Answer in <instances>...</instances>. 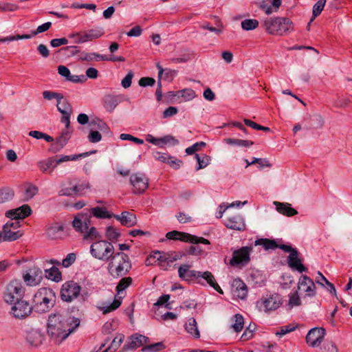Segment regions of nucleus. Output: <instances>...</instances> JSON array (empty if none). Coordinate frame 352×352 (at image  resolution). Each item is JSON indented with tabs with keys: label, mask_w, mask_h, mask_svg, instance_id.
<instances>
[{
	"label": "nucleus",
	"mask_w": 352,
	"mask_h": 352,
	"mask_svg": "<svg viewBox=\"0 0 352 352\" xmlns=\"http://www.w3.org/2000/svg\"><path fill=\"white\" fill-rule=\"evenodd\" d=\"M166 238L173 240H179L184 242H190L193 244L203 243L209 245L210 241L203 237H199L186 232H181L176 230L168 232Z\"/></svg>",
	"instance_id": "dca6fc26"
},
{
	"label": "nucleus",
	"mask_w": 352,
	"mask_h": 352,
	"mask_svg": "<svg viewBox=\"0 0 352 352\" xmlns=\"http://www.w3.org/2000/svg\"><path fill=\"white\" fill-rule=\"evenodd\" d=\"M10 305H11L10 315L17 319L27 318L32 310L31 305L23 298L14 302L13 304H10Z\"/></svg>",
	"instance_id": "f8f14e48"
},
{
	"label": "nucleus",
	"mask_w": 352,
	"mask_h": 352,
	"mask_svg": "<svg viewBox=\"0 0 352 352\" xmlns=\"http://www.w3.org/2000/svg\"><path fill=\"white\" fill-rule=\"evenodd\" d=\"M325 329L323 328L315 327L311 329L306 336L307 343L312 347L320 346L324 340Z\"/></svg>",
	"instance_id": "a211bd4d"
},
{
	"label": "nucleus",
	"mask_w": 352,
	"mask_h": 352,
	"mask_svg": "<svg viewBox=\"0 0 352 352\" xmlns=\"http://www.w3.org/2000/svg\"><path fill=\"white\" fill-rule=\"evenodd\" d=\"M186 330L188 333L195 338L200 337V333L197 328V322L195 318H190L188 320L185 325Z\"/></svg>",
	"instance_id": "c9c22d12"
},
{
	"label": "nucleus",
	"mask_w": 352,
	"mask_h": 352,
	"mask_svg": "<svg viewBox=\"0 0 352 352\" xmlns=\"http://www.w3.org/2000/svg\"><path fill=\"white\" fill-rule=\"evenodd\" d=\"M179 144V141L172 135H166L160 138V146L164 144L176 145Z\"/></svg>",
	"instance_id": "bf43d9fd"
},
{
	"label": "nucleus",
	"mask_w": 352,
	"mask_h": 352,
	"mask_svg": "<svg viewBox=\"0 0 352 352\" xmlns=\"http://www.w3.org/2000/svg\"><path fill=\"white\" fill-rule=\"evenodd\" d=\"M180 258H181V256L175 252H166L165 260L166 262V265H168V268L170 267V265L172 263L179 259Z\"/></svg>",
	"instance_id": "13d9d810"
},
{
	"label": "nucleus",
	"mask_w": 352,
	"mask_h": 352,
	"mask_svg": "<svg viewBox=\"0 0 352 352\" xmlns=\"http://www.w3.org/2000/svg\"><path fill=\"white\" fill-rule=\"evenodd\" d=\"M232 292L234 297L244 299L248 294V287L241 280L234 279L232 283Z\"/></svg>",
	"instance_id": "5701e85b"
},
{
	"label": "nucleus",
	"mask_w": 352,
	"mask_h": 352,
	"mask_svg": "<svg viewBox=\"0 0 352 352\" xmlns=\"http://www.w3.org/2000/svg\"><path fill=\"white\" fill-rule=\"evenodd\" d=\"M165 97L170 103H182L192 100L197 97V94L193 89L185 88L179 91H168Z\"/></svg>",
	"instance_id": "6e6552de"
},
{
	"label": "nucleus",
	"mask_w": 352,
	"mask_h": 352,
	"mask_svg": "<svg viewBox=\"0 0 352 352\" xmlns=\"http://www.w3.org/2000/svg\"><path fill=\"white\" fill-rule=\"evenodd\" d=\"M22 280L28 287H36L43 280V274L41 268L33 266L22 272Z\"/></svg>",
	"instance_id": "1a4fd4ad"
},
{
	"label": "nucleus",
	"mask_w": 352,
	"mask_h": 352,
	"mask_svg": "<svg viewBox=\"0 0 352 352\" xmlns=\"http://www.w3.org/2000/svg\"><path fill=\"white\" fill-rule=\"evenodd\" d=\"M54 158H48L38 162V167L43 173H52L56 167Z\"/></svg>",
	"instance_id": "f704fd0d"
},
{
	"label": "nucleus",
	"mask_w": 352,
	"mask_h": 352,
	"mask_svg": "<svg viewBox=\"0 0 352 352\" xmlns=\"http://www.w3.org/2000/svg\"><path fill=\"white\" fill-rule=\"evenodd\" d=\"M170 299V296L168 294H164L161 296L157 302L155 303V305L157 306H162L164 305L165 307L170 309V305L168 302V301Z\"/></svg>",
	"instance_id": "69168bd1"
},
{
	"label": "nucleus",
	"mask_w": 352,
	"mask_h": 352,
	"mask_svg": "<svg viewBox=\"0 0 352 352\" xmlns=\"http://www.w3.org/2000/svg\"><path fill=\"white\" fill-rule=\"evenodd\" d=\"M326 3V0H318L313 6L312 10V18L310 20L308 25L314 20L316 17L319 16L324 9Z\"/></svg>",
	"instance_id": "79ce46f5"
},
{
	"label": "nucleus",
	"mask_w": 352,
	"mask_h": 352,
	"mask_svg": "<svg viewBox=\"0 0 352 352\" xmlns=\"http://www.w3.org/2000/svg\"><path fill=\"white\" fill-rule=\"evenodd\" d=\"M192 265L184 264L178 268V275L180 278L186 281H191L197 279V282L201 283L199 280V271L192 270Z\"/></svg>",
	"instance_id": "6ab92c4d"
},
{
	"label": "nucleus",
	"mask_w": 352,
	"mask_h": 352,
	"mask_svg": "<svg viewBox=\"0 0 352 352\" xmlns=\"http://www.w3.org/2000/svg\"><path fill=\"white\" fill-rule=\"evenodd\" d=\"M225 226L232 230H243L245 228V223L241 215H234L228 217L225 222Z\"/></svg>",
	"instance_id": "393cba45"
},
{
	"label": "nucleus",
	"mask_w": 352,
	"mask_h": 352,
	"mask_svg": "<svg viewBox=\"0 0 352 352\" xmlns=\"http://www.w3.org/2000/svg\"><path fill=\"white\" fill-rule=\"evenodd\" d=\"M43 336L38 329H30L27 331L25 334V340L27 342L32 346H38L41 345L43 340Z\"/></svg>",
	"instance_id": "b1692460"
},
{
	"label": "nucleus",
	"mask_w": 352,
	"mask_h": 352,
	"mask_svg": "<svg viewBox=\"0 0 352 352\" xmlns=\"http://www.w3.org/2000/svg\"><path fill=\"white\" fill-rule=\"evenodd\" d=\"M130 184L132 186L133 193L140 195L148 189L149 179L142 173H136L131 175Z\"/></svg>",
	"instance_id": "9b49d317"
},
{
	"label": "nucleus",
	"mask_w": 352,
	"mask_h": 352,
	"mask_svg": "<svg viewBox=\"0 0 352 352\" xmlns=\"http://www.w3.org/2000/svg\"><path fill=\"white\" fill-rule=\"evenodd\" d=\"M105 236L109 241H115L120 236L118 230L112 226L106 228Z\"/></svg>",
	"instance_id": "864d4df0"
},
{
	"label": "nucleus",
	"mask_w": 352,
	"mask_h": 352,
	"mask_svg": "<svg viewBox=\"0 0 352 352\" xmlns=\"http://www.w3.org/2000/svg\"><path fill=\"white\" fill-rule=\"evenodd\" d=\"M74 191L76 195H84L87 190L91 188L90 184L88 182H82L74 185Z\"/></svg>",
	"instance_id": "09e8293b"
},
{
	"label": "nucleus",
	"mask_w": 352,
	"mask_h": 352,
	"mask_svg": "<svg viewBox=\"0 0 352 352\" xmlns=\"http://www.w3.org/2000/svg\"><path fill=\"white\" fill-rule=\"evenodd\" d=\"M38 192V187L32 184H26L23 188L22 197L23 201L31 200Z\"/></svg>",
	"instance_id": "473e14b6"
},
{
	"label": "nucleus",
	"mask_w": 352,
	"mask_h": 352,
	"mask_svg": "<svg viewBox=\"0 0 352 352\" xmlns=\"http://www.w3.org/2000/svg\"><path fill=\"white\" fill-rule=\"evenodd\" d=\"M74 229L82 234L84 240L92 241L101 238L97 229L91 226V215L86 212L78 213L72 221Z\"/></svg>",
	"instance_id": "f03ea898"
},
{
	"label": "nucleus",
	"mask_w": 352,
	"mask_h": 352,
	"mask_svg": "<svg viewBox=\"0 0 352 352\" xmlns=\"http://www.w3.org/2000/svg\"><path fill=\"white\" fill-rule=\"evenodd\" d=\"M224 142L230 145L239 146L242 147H249L253 144L252 141L236 138H226L224 139Z\"/></svg>",
	"instance_id": "a19ab883"
},
{
	"label": "nucleus",
	"mask_w": 352,
	"mask_h": 352,
	"mask_svg": "<svg viewBox=\"0 0 352 352\" xmlns=\"http://www.w3.org/2000/svg\"><path fill=\"white\" fill-rule=\"evenodd\" d=\"M102 136L101 134L95 130L91 129L88 135V140L89 142L92 143H96L101 140Z\"/></svg>",
	"instance_id": "e2e57ef3"
},
{
	"label": "nucleus",
	"mask_w": 352,
	"mask_h": 352,
	"mask_svg": "<svg viewBox=\"0 0 352 352\" xmlns=\"http://www.w3.org/2000/svg\"><path fill=\"white\" fill-rule=\"evenodd\" d=\"M124 339V336L123 334L120 333L117 335L113 340L111 346L107 349H111V350H113L114 352L120 346Z\"/></svg>",
	"instance_id": "6e6d98bb"
},
{
	"label": "nucleus",
	"mask_w": 352,
	"mask_h": 352,
	"mask_svg": "<svg viewBox=\"0 0 352 352\" xmlns=\"http://www.w3.org/2000/svg\"><path fill=\"white\" fill-rule=\"evenodd\" d=\"M244 319L241 314H235L231 319V327L234 332H240L243 329Z\"/></svg>",
	"instance_id": "e433bc0d"
},
{
	"label": "nucleus",
	"mask_w": 352,
	"mask_h": 352,
	"mask_svg": "<svg viewBox=\"0 0 352 352\" xmlns=\"http://www.w3.org/2000/svg\"><path fill=\"white\" fill-rule=\"evenodd\" d=\"M32 210L28 205H23L17 208L10 210L6 212L7 217L11 219L10 221H18L23 219L31 214Z\"/></svg>",
	"instance_id": "aec40b11"
},
{
	"label": "nucleus",
	"mask_w": 352,
	"mask_h": 352,
	"mask_svg": "<svg viewBox=\"0 0 352 352\" xmlns=\"http://www.w3.org/2000/svg\"><path fill=\"white\" fill-rule=\"evenodd\" d=\"M165 255L166 252H160L156 251L153 252L150 257L146 259V265L153 264L151 263L152 259H155V262H157V265L163 270H168V265L166 264V260H165Z\"/></svg>",
	"instance_id": "c756f323"
},
{
	"label": "nucleus",
	"mask_w": 352,
	"mask_h": 352,
	"mask_svg": "<svg viewBox=\"0 0 352 352\" xmlns=\"http://www.w3.org/2000/svg\"><path fill=\"white\" fill-rule=\"evenodd\" d=\"M20 223L19 221H8L1 230V242L12 241L19 239L23 235V232L19 230Z\"/></svg>",
	"instance_id": "9d476101"
},
{
	"label": "nucleus",
	"mask_w": 352,
	"mask_h": 352,
	"mask_svg": "<svg viewBox=\"0 0 352 352\" xmlns=\"http://www.w3.org/2000/svg\"><path fill=\"white\" fill-rule=\"evenodd\" d=\"M265 30L271 34L283 35L292 30V23L287 18H270L264 21Z\"/></svg>",
	"instance_id": "0eeeda50"
},
{
	"label": "nucleus",
	"mask_w": 352,
	"mask_h": 352,
	"mask_svg": "<svg viewBox=\"0 0 352 352\" xmlns=\"http://www.w3.org/2000/svg\"><path fill=\"white\" fill-rule=\"evenodd\" d=\"M255 245H262L265 250L270 249H275L278 248V245L276 244L275 241L270 239H259L255 241Z\"/></svg>",
	"instance_id": "3c124183"
},
{
	"label": "nucleus",
	"mask_w": 352,
	"mask_h": 352,
	"mask_svg": "<svg viewBox=\"0 0 352 352\" xmlns=\"http://www.w3.org/2000/svg\"><path fill=\"white\" fill-rule=\"evenodd\" d=\"M51 26H52L51 22L45 23L38 26V28L36 30H32V35L36 36L38 34H41L44 32H46L50 28Z\"/></svg>",
	"instance_id": "338daca9"
},
{
	"label": "nucleus",
	"mask_w": 352,
	"mask_h": 352,
	"mask_svg": "<svg viewBox=\"0 0 352 352\" xmlns=\"http://www.w3.org/2000/svg\"><path fill=\"white\" fill-rule=\"evenodd\" d=\"M287 263L292 270H296L300 273L307 271V268L302 264L301 261L298 258V254L296 249H294L289 253Z\"/></svg>",
	"instance_id": "4be33fe9"
},
{
	"label": "nucleus",
	"mask_w": 352,
	"mask_h": 352,
	"mask_svg": "<svg viewBox=\"0 0 352 352\" xmlns=\"http://www.w3.org/2000/svg\"><path fill=\"white\" fill-rule=\"evenodd\" d=\"M89 214L98 219H110L113 216L106 208L99 206L91 208Z\"/></svg>",
	"instance_id": "72a5a7b5"
},
{
	"label": "nucleus",
	"mask_w": 352,
	"mask_h": 352,
	"mask_svg": "<svg viewBox=\"0 0 352 352\" xmlns=\"http://www.w3.org/2000/svg\"><path fill=\"white\" fill-rule=\"evenodd\" d=\"M46 273L47 278L53 281L59 282L62 280L61 273L56 267L50 268Z\"/></svg>",
	"instance_id": "de8ad7c7"
},
{
	"label": "nucleus",
	"mask_w": 352,
	"mask_h": 352,
	"mask_svg": "<svg viewBox=\"0 0 352 352\" xmlns=\"http://www.w3.org/2000/svg\"><path fill=\"white\" fill-rule=\"evenodd\" d=\"M132 283V278L131 277H125L122 278L118 283L116 290L118 294H120L121 292L124 291L125 289H126L128 287L131 285Z\"/></svg>",
	"instance_id": "5fc2aeb1"
},
{
	"label": "nucleus",
	"mask_w": 352,
	"mask_h": 352,
	"mask_svg": "<svg viewBox=\"0 0 352 352\" xmlns=\"http://www.w3.org/2000/svg\"><path fill=\"white\" fill-rule=\"evenodd\" d=\"M122 303L121 297H116L112 303L107 307H100V309L103 311L104 314L111 312L118 308Z\"/></svg>",
	"instance_id": "49530a36"
},
{
	"label": "nucleus",
	"mask_w": 352,
	"mask_h": 352,
	"mask_svg": "<svg viewBox=\"0 0 352 352\" xmlns=\"http://www.w3.org/2000/svg\"><path fill=\"white\" fill-rule=\"evenodd\" d=\"M252 250V247H242L239 250H234L232 258L230 261V265L233 267H241L250 262V254Z\"/></svg>",
	"instance_id": "2eb2a0df"
},
{
	"label": "nucleus",
	"mask_w": 352,
	"mask_h": 352,
	"mask_svg": "<svg viewBox=\"0 0 352 352\" xmlns=\"http://www.w3.org/2000/svg\"><path fill=\"white\" fill-rule=\"evenodd\" d=\"M113 217L119 221L122 225L126 227H132L137 223L135 215L127 211H124L120 214H116Z\"/></svg>",
	"instance_id": "cd10ccee"
},
{
	"label": "nucleus",
	"mask_w": 352,
	"mask_h": 352,
	"mask_svg": "<svg viewBox=\"0 0 352 352\" xmlns=\"http://www.w3.org/2000/svg\"><path fill=\"white\" fill-rule=\"evenodd\" d=\"M87 153L84 154H80V155H62V156H57L56 158H54L56 162V166L58 164H60L61 163L68 162V161H73L78 160L80 157L86 155Z\"/></svg>",
	"instance_id": "c03bdc74"
},
{
	"label": "nucleus",
	"mask_w": 352,
	"mask_h": 352,
	"mask_svg": "<svg viewBox=\"0 0 352 352\" xmlns=\"http://www.w3.org/2000/svg\"><path fill=\"white\" fill-rule=\"evenodd\" d=\"M25 294V288L22 282L19 279H13L8 283L2 292V299L8 305L23 298Z\"/></svg>",
	"instance_id": "39448f33"
},
{
	"label": "nucleus",
	"mask_w": 352,
	"mask_h": 352,
	"mask_svg": "<svg viewBox=\"0 0 352 352\" xmlns=\"http://www.w3.org/2000/svg\"><path fill=\"white\" fill-rule=\"evenodd\" d=\"M104 34L102 28H97L82 32V37L77 42L86 43L100 38Z\"/></svg>",
	"instance_id": "a878e982"
},
{
	"label": "nucleus",
	"mask_w": 352,
	"mask_h": 352,
	"mask_svg": "<svg viewBox=\"0 0 352 352\" xmlns=\"http://www.w3.org/2000/svg\"><path fill=\"white\" fill-rule=\"evenodd\" d=\"M195 158L198 163V166L196 168L197 170L206 168L210 164L211 160L210 157L206 154L201 156L196 154Z\"/></svg>",
	"instance_id": "37998d69"
},
{
	"label": "nucleus",
	"mask_w": 352,
	"mask_h": 352,
	"mask_svg": "<svg viewBox=\"0 0 352 352\" xmlns=\"http://www.w3.org/2000/svg\"><path fill=\"white\" fill-rule=\"evenodd\" d=\"M14 197V191L10 188H3L0 189V203H3L12 199Z\"/></svg>",
	"instance_id": "a18cd8bd"
},
{
	"label": "nucleus",
	"mask_w": 352,
	"mask_h": 352,
	"mask_svg": "<svg viewBox=\"0 0 352 352\" xmlns=\"http://www.w3.org/2000/svg\"><path fill=\"white\" fill-rule=\"evenodd\" d=\"M281 305V298L277 294L263 296L256 302V307L261 311L265 313L277 309Z\"/></svg>",
	"instance_id": "ddd939ff"
},
{
	"label": "nucleus",
	"mask_w": 352,
	"mask_h": 352,
	"mask_svg": "<svg viewBox=\"0 0 352 352\" xmlns=\"http://www.w3.org/2000/svg\"><path fill=\"white\" fill-rule=\"evenodd\" d=\"M80 292V287L73 281L65 283L61 288L60 296L63 300L71 302L76 298Z\"/></svg>",
	"instance_id": "f3484780"
},
{
	"label": "nucleus",
	"mask_w": 352,
	"mask_h": 352,
	"mask_svg": "<svg viewBox=\"0 0 352 352\" xmlns=\"http://www.w3.org/2000/svg\"><path fill=\"white\" fill-rule=\"evenodd\" d=\"M58 72L60 76L65 77L67 80L72 82H84L87 80V78L84 75H72L69 69L64 65L58 66Z\"/></svg>",
	"instance_id": "bb28decb"
},
{
	"label": "nucleus",
	"mask_w": 352,
	"mask_h": 352,
	"mask_svg": "<svg viewBox=\"0 0 352 352\" xmlns=\"http://www.w3.org/2000/svg\"><path fill=\"white\" fill-rule=\"evenodd\" d=\"M76 256L74 253H70L67 255V256L63 259L62 265L65 267H68L72 265V263L76 261Z\"/></svg>",
	"instance_id": "0e129e2a"
},
{
	"label": "nucleus",
	"mask_w": 352,
	"mask_h": 352,
	"mask_svg": "<svg viewBox=\"0 0 352 352\" xmlns=\"http://www.w3.org/2000/svg\"><path fill=\"white\" fill-rule=\"evenodd\" d=\"M301 305V300L298 292L296 291L289 296V300L286 304L287 309H292L294 307H298Z\"/></svg>",
	"instance_id": "ea45409f"
},
{
	"label": "nucleus",
	"mask_w": 352,
	"mask_h": 352,
	"mask_svg": "<svg viewBox=\"0 0 352 352\" xmlns=\"http://www.w3.org/2000/svg\"><path fill=\"white\" fill-rule=\"evenodd\" d=\"M89 252L94 258L101 261H108L115 253V248L111 242L100 239L91 245Z\"/></svg>",
	"instance_id": "423d86ee"
},
{
	"label": "nucleus",
	"mask_w": 352,
	"mask_h": 352,
	"mask_svg": "<svg viewBox=\"0 0 352 352\" xmlns=\"http://www.w3.org/2000/svg\"><path fill=\"white\" fill-rule=\"evenodd\" d=\"M276 210L281 214L292 217L298 213L297 210L291 207V204L288 203H281L274 201Z\"/></svg>",
	"instance_id": "7c9ffc66"
},
{
	"label": "nucleus",
	"mask_w": 352,
	"mask_h": 352,
	"mask_svg": "<svg viewBox=\"0 0 352 352\" xmlns=\"http://www.w3.org/2000/svg\"><path fill=\"white\" fill-rule=\"evenodd\" d=\"M91 126L93 129H98L102 132L107 131L108 129L107 124L99 118L94 119L91 122Z\"/></svg>",
	"instance_id": "603ef678"
},
{
	"label": "nucleus",
	"mask_w": 352,
	"mask_h": 352,
	"mask_svg": "<svg viewBox=\"0 0 352 352\" xmlns=\"http://www.w3.org/2000/svg\"><path fill=\"white\" fill-rule=\"evenodd\" d=\"M63 234V226L60 223H54L46 228V235L51 239L61 238Z\"/></svg>",
	"instance_id": "c85d7f7f"
},
{
	"label": "nucleus",
	"mask_w": 352,
	"mask_h": 352,
	"mask_svg": "<svg viewBox=\"0 0 352 352\" xmlns=\"http://www.w3.org/2000/svg\"><path fill=\"white\" fill-rule=\"evenodd\" d=\"M80 324L78 318L67 314H51L47 320V332L55 343L59 344L66 339Z\"/></svg>",
	"instance_id": "f257e3e1"
},
{
	"label": "nucleus",
	"mask_w": 352,
	"mask_h": 352,
	"mask_svg": "<svg viewBox=\"0 0 352 352\" xmlns=\"http://www.w3.org/2000/svg\"><path fill=\"white\" fill-rule=\"evenodd\" d=\"M119 103L116 96H107L104 100V107L109 112H113Z\"/></svg>",
	"instance_id": "58836bf2"
},
{
	"label": "nucleus",
	"mask_w": 352,
	"mask_h": 352,
	"mask_svg": "<svg viewBox=\"0 0 352 352\" xmlns=\"http://www.w3.org/2000/svg\"><path fill=\"white\" fill-rule=\"evenodd\" d=\"M33 302L38 312H47L54 306L55 293L50 288L41 287L35 293Z\"/></svg>",
	"instance_id": "20e7f679"
},
{
	"label": "nucleus",
	"mask_w": 352,
	"mask_h": 352,
	"mask_svg": "<svg viewBox=\"0 0 352 352\" xmlns=\"http://www.w3.org/2000/svg\"><path fill=\"white\" fill-rule=\"evenodd\" d=\"M69 137V131L67 129L65 131H63L62 134L57 138V143H58L60 146L63 147L66 144Z\"/></svg>",
	"instance_id": "774afa93"
},
{
	"label": "nucleus",
	"mask_w": 352,
	"mask_h": 352,
	"mask_svg": "<svg viewBox=\"0 0 352 352\" xmlns=\"http://www.w3.org/2000/svg\"><path fill=\"white\" fill-rule=\"evenodd\" d=\"M296 327L292 324L281 327L278 331H276V335L278 336H283L285 334L290 333L295 330Z\"/></svg>",
	"instance_id": "680f3d73"
},
{
	"label": "nucleus",
	"mask_w": 352,
	"mask_h": 352,
	"mask_svg": "<svg viewBox=\"0 0 352 352\" xmlns=\"http://www.w3.org/2000/svg\"><path fill=\"white\" fill-rule=\"evenodd\" d=\"M201 278L204 279L207 283L213 287L217 292H219L221 294H223V290L219 287V285L217 284V283L215 280V278L212 274L210 272L206 271V272H199V279Z\"/></svg>",
	"instance_id": "2f4dec72"
},
{
	"label": "nucleus",
	"mask_w": 352,
	"mask_h": 352,
	"mask_svg": "<svg viewBox=\"0 0 352 352\" xmlns=\"http://www.w3.org/2000/svg\"><path fill=\"white\" fill-rule=\"evenodd\" d=\"M297 292L304 297L312 298L316 295V287L312 279L307 275H301L297 283Z\"/></svg>",
	"instance_id": "4468645a"
},
{
	"label": "nucleus",
	"mask_w": 352,
	"mask_h": 352,
	"mask_svg": "<svg viewBox=\"0 0 352 352\" xmlns=\"http://www.w3.org/2000/svg\"><path fill=\"white\" fill-rule=\"evenodd\" d=\"M108 261L107 271L115 278L125 275L131 268L129 256L122 252L114 253Z\"/></svg>",
	"instance_id": "7ed1b4c3"
},
{
	"label": "nucleus",
	"mask_w": 352,
	"mask_h": 352,
	"mask_svg": "<svg viewBox=\"0 0 352 352\" xmlns=\"http://www.w3.org/2000/svg\"><path fill=\"white\" fill-rule=\"evenodd\" d=\"M258 26V21L256 19H245L241 22V27L244 30H252Z\"/></svg>",
	"instance_id": "8fccbe9b"
},
{
	"label": "nucleus",
	"mask_w": 352,
	"mask_h": 352,
	"mask_svg": "<svg viewBox=\"0 0 352 352\" xmlns=\"http://www.w3.org/2000/svg\"><path fill=\"white\" fill-rule=\"evenodd\" d=\"M57 109L62 115L72 113V107L67 100L59 99L57 101Z\"/></svg>",
	"instance_id": "4c0bfd02"
},
{
	"label": "nucleus",
	"mask_w": 352,
	"mask_h": 352,
	"mask_svg": "<svg viewBox=\"0 0 352 352\" xmlns=\"http://www.w3.org/2000/svg\"><path fill=\"white\" fill-rule=\"evenodd\" d=\"M164 349V345L162 342H157L153 344L148 345L142 349L144 352H157Z\"/></svg>",
	"instance_id": "4d7b16f0"
},
{
	"label": "nucleus",
	"mask_w": 352,
	"mask_h": 352,
	"mask_svg": "<svg viewBox=\"0 0 352 352\" xmlns=\"http://www.w3.org/2000/svg\"><path fill=\"white\" fill-rule=\"evenodd\" d=\"M43 96L45 99L47 100H51L52 99H56L57 101L59 99H63V96L60 94H58L56 92L50 91H44L43 92Z\"/></svg>",
	"instance_id": "052dcab7"
},
{
	"label": "nucleus",
	"mask_w": 352,
	"mask_h": 352,
	"mask_svg": "<svg viewBox=\"0 0 352 352\" xmlns=\"http://www.w3.org/2000/svg\"><path fill=\"white\" fill-rule=\"evenodd\" d=\"M148 338L143 335L135 333L131 336L124 345L122 351L135 349L147 343Z\"/></svg>",
	"instance_id": "412c9836"
}]
</instances>
